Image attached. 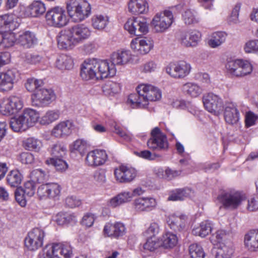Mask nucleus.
Instances as JSON below:
<instances>
[{"mask_svg":"<svg viewBox=\"0 0 258 258\" xmlns=\"http://www.w3.org/2000/svg\"><path fill=\"white\" fill-rule=\"evenodd\" d=\"M91 30L84 24L75 25L61 31L57 36V43L61 49H70L88 39Z\"/></svg>","mask_w":258,"mask_h":258,"instance_id":"obj_1","label":"nucleus"},{"mask_svg":"<svg viewBox=\"0 0 258 258\" xmlns=\"http://www.w3.org/2000/svg\"><path fill=\"white\" fill-rule=\"evenodd\" d=\"M137 93L130 94L127 103L133 108H145L149 101H156L161 98V90L151 85L141 84L137 88Z\"/></svg>","mask_w":258,"mask_h":258,"instance_id":"obj_2","label":"nucleus"},{"mask_svg":"<svg viewBox=\"0 0 258 258\" xmlns=\"http://www.w3.org/2000/svg\"><path fill=\"white\" fill-rule=\"evenodd\" d=\"M67 9L70 17L76 22L84 20L91 12L90 5L85 0H69Z\"/></svg>","mask_w":258,"mask_h":258,"instance_id":"obj_3","label":"nucleus"},{"mask_svg":"<svg viewBox=\"0 0 258 258\" xmlns=\"http://www.w3.org/2000/svg\"><path fill=\"white\" fill-rule=\"evenodd\" d=\"M40 258H70L72 248L68 243H56L46 246Z\"/></svg>","mask_w":258,"mask_h":258,"instance_id":"obj_4","label":"nucleus"},{"mask_svg":"<svg viewBox=\"0 0 258 258\" xmlns=\"http://www.w3.org/2000/svg\"><path fill=\"white\" fill-rule=\"evenodd\" d=\"M244 198L239 191H223L217 196V201L221 204L220 208L233 210L241 205Z\"/></svg>","mask_w":258,"mask_h":258,"instance_id":"obj_5","label":"nucleus"},{"mask_svg":"<svg viewBox=\"0 0 258 258\" xmlns=\"http://www.w3.org/2000/svg\"><path fill=\"white\" fill-rule=\"evenodd\" d=\"M45 18L49 25L57 28L66 26L68 22L65 9L60 7H55L48 11Z\"/></svg>","mask_w":258,"mask_h":258,"instance_id":"obj_6","label":"nucleus"},{"mask_svg":"<svg viewBox=\"0 0 258 258\" xmlns=\"http://www.w3.org/2000/svg\"><path fill=\"white\" fill-rule=\"evenodd\" d=\"M55 99L56 95L53 90L42 87L31 95L33 105L37 107L47 106Z\"/></svg>","mask_w":258,"mask_h":258,"instance_id":"obj_7","label":"nucleus"},{"mask_svg":"<svg viewBox=\"0 0 258 258\" xmlns=\"http://www.w3.org/2000/svg\"><path fill=\"white\" fill-rule=\"evenodd\" d=\"M173 21V16L171 12L165 10L156 14L152 21L151 25L155 32L161 33L171 26Z\"/></svg>","mask_w":258,"mask_h":258,"instance_id":"obj_8","label":"nucleus"},{"mask_svg":"<svg viewBox=\"0 0 258 258\" xmlns=\"http://www.w3.org/2000/svg\"><path fill=\"white\" fill-rule=\"evenodd\" d=\"M23 106L21 99L13 96L3 100L0 103V112L4 115H11L17 113Z\"/></svg>","mask_w":258,"mask_h":258,"instance_id":"obj_9","label":"nucleus"},{"mask_svg":"<svg viewBox=\"0 0 258 258\" xmlns=\"http://www.w3.org/2000/svg\"><path fill=\"white\" fill-rule=\"evenodd\" d=\"M44 236L45 232L42 229L33 228L25 238V245L29 250L35 251L42 246Z\"/></svg>","mask_w":258,"mask_h":258,"instance_id":"obj_10","label":"nucleus"},{"mask_svg":"<svg viewBox=\"0 0 258 258\" xmlns=\"http://www.w3.org/2000/svg\"><path fill=\"white\" fill-rule=\"evenodd\" d=\"M151 135V138L147 142L149 148L157 150H166L168 148L167 137L158 127H155L152 130Z\"/></svg>","mask_w":258,"mask_h":258,"instance_id":"obj_11","label":"nucleus"},{"mask_svg":"<svg viewBox=\"0 0 258 258\" xmlns=\"http://www.w3.org/2000/svg\"><path fill=\"white\" fill-rule=\"evenodd\" d=\"M190 64L185 61L170 63L166 68V72L174 78H183L188 75L191 71Z\"/></svg>","mask_w":258,"mask_h":258,"instance_id":"obj_12","label":"nucleus"},{"mask_svg":"<svg viewBox=\"0 0 258 258\" xmlns=\"http://www.w3.org/2000/svg\"><path fill=\"white\" fill-rule=\"evenodd\" d=\"M124 28L130 34L136 36L145 34L149 30L148 25L145 20L135 17L128 19L124 24Z\"/></svg>","mask_w":258,"mask_h":258,"instance_id":"obj_13","label":"nucleus"},{"mask_svg":"<svg viewBox=\"0 0 258 258\" xmlns=\"http://www.w3.org/2000/svg\"><path fill=\"white\" fill-rule=\"evenodd\" d=\"M203 101L205 108L215 115H219L223 110L222 100L216 94L208 93L203 97Z\"/></svg>","mask_w":258,"mask_h":258,"instance_id":"obj_14","label":"nucleus"},{"mask_svg":"<svg viewBox=\"0 0 258 258\" xmlns=\"http://www.w3.org/2000/svg\"><path fill=\"white\" fill-rule=\"evenodd\" d=\"M60 186L56 183L41 184L37 189V195L40 199L50 198L57 199L60 196Z\"/></svg>","mask_w":258,"mask_h":258,"instance_id":"obj_15","label":"nucleus"},{"mask_svg":"<svg viewBox=\"0 0 258 258\" xmlns=\"http://www.w3.org/2000/svg\"><path fill=\"white\" fill-rule=\"evenodd\" d=\"M96 67L99 80L113 77L116 72V69L111 61L107 60H97L96 59Z\"/></svg>","mask_w":258,"mask_h":258,"instance_id":"obj_16","label":"nucleus"},{"mask_svg":"<svg viewBox=\"0 0 258 258\" xmlns=\"http://www.w3.org/2000/svg\"><path fill=\"white\" fill-rule=\"evenodd\" d=\"M114 174L119 182L128 183L134 179L137 173L135 169L121 165L114 170Z\"/></svg>","mask_w":258,"mask_h":258,"instance_id":"obj_17","label":"nucleus"},{"mask_svg":"<svg viewBox=\"0 0 258 258\" xmlns=\"http://www.w3.org/2000/svg\"><path fill=\"white\" fill-rule=\"evenodd\" d=\"M80 76L84 80H99L96 67V59L86 60L82 65Z\"/></svg>","mask_w":258,"mask_h":258,"instance_id":"obj_18","label":"nucleus"},{"mask_svg":"<svg viewBox=\"0 0 258 258\" xmlns=\"http://www.w3.org/2000/svg\"><path fill=\"white\" fill-rule=\"evenodd\" d=\"M17 75L18 72L15 69L0 73V91L4 92L11 90Z\"/></svg>","mask_w":258,"mask_h":258,"instance_id":"obj_19","label":"nucleus"},{"mask_svg":"<svg viewBox=\"0 0 258 258\" xmlns=\"http://www.w3.org/2000/svg\"><path fill=\"white\" fill-rule=\"evenodd\" d=\"M107 159V155L104 150H95L87 154L86 162L89 166H98L104 164Z\"/></svg>","mask_w":258,"mask_h":258,"instance_id":"obj_20","label":"nucleus"},{"mask_svg":"<svg viewBox=\"0 0 258 258\" xmlns=\"http://www.w3.org/2000/svg\"><path fill=\"white\" fill-rule=\"evenodd\" d=\"M157 206L156 200L152 197H140L134 201V206L138 212H150Z\"/></svg>","mask_w":258,"mask_h":258,"instance_id":"obj_21","label":"nucleus"},{"mask_svg":"<svg viewBox=\"0 0 258 258\" xmlns=\"http://www.w3.org/2000/svg\"><path fill=\"white\" fill-rule=\"evenodd\" d=\"M131 47L135 52L141 54H145L153 48V43L152 41L146 38H136L132 41Z\"/></svg>","mask_w":258,"mask_h":258,"instance_id":"obj_22","label":"nucleus"},{"mask_svg":"<svg viewBox=\"0 0 258 258\" xmlns=\"http://www.w3.org/2000/svg\"><path fill=\"white\" fill-rule=\"evenodd\" d=\"M73 125V123L71 121H60L53 127L51 135L58 138L67 137L71 134Z\"/></svg>","mask_w":258,"mask_h":258,"instance_id":"obj_23","label":"nucleus"},{"mask_svg":"<svg viewBox=\"0 0 258 258\" xmlns=\"http://www.w3.org/2000/svg\"><path fill=\"white\" fill-rule=\"evenodd\" d=\"M18 18L12 14H6L0 16V28L13 31L20 25Z\"/></svg>","mask_w":258,"mask_h":258,"instance_id":"obj_24","label":"nucleus"},{"mask_svg":"<svg viewBox=\"0 0 258 258\" xmlns=\"http://www.w3.org/2000/svg\"><path fill=\"white\" fill-rule=\"evenodd\" d=\"M187 217L184 215L171 214L167 219V223L170 228L175 231H181L185 226Z\"/></svg>","mask_w":258,"mask_h":258,"instance_id":"obj_25","label":"nucleus"},{"mask_svg":"<svg viewBox=\"0 0 258 258\" xmlns=\"http://www.w3.org/2000/svg\"><path fill=\"white\" fill-rule=\"evenodd\" d=\"M239 112L234 104L229 103L226 105L224 118L227 123L231 125L236 124L239 119Z\"/></svg>","mask_w":258,"mask_h":258,"instance_id":"obj_26","label":"nucleus"},{"mask_svg":"<svg viewBox=\"0 0 258 258\" xmlns=\"http://www.w3.org/2000/svg\"><path fill=\"white\" fill-rule=\"evenodd\" d=\"M244 245L251 251H258V229L249 231L244 236Z\"/></svg>","mask_w":258,"mask_h":258,"instance_id":"obj_27","label":"nucleus"},{"mask_svg":"<svg viewBox=\"0 0 258 258\" xmlns=\"http://www.w3.org/2000/svg\"><path fill=\"white\" fill-rule=\"evenodd\" d=\"M46 11L45 5L40 1H33L26 9L25 15L36 17L43 14Z\"/></svg>","mask_w":258,"mask_h":258,"instance_id":"obj_28","label":"nucleus"},{"mask_svg":"<svg viewBox=\"0 0 258 258\" xmlns=\"http://www.w3.org/2000/svg\"><path fill=\"white\" fill-rule=\"evenodd\" d=\"M131 59V54L129 51H118L113 52L110 57L112 64L115 66L124 65Z\"/></svg>","mask_w":258,"mask_h":258,"instance_id":"obj_29","label":"nucleus"},{"mask_svg":"<svg viewBox=\"0 0 258 258\" xmlns=\"http://www.w3.org/2000/svg\"><path fill=\"white\" fill-rule=\"evenodd\" d=\"M128 8L133 14H144L148 11V5L146 0H131Z\"/></svg>","mask_w":258,"mask_h":258,"instance_id":"obj_30","label":"nucleus"},{"mask_svg":"<svg viewBox=\"0 0 258 258\" xmlns=\"http://www.w3.org/2000/svg\"><path fill=\"white\" fill-rule=\"evenodd\" d=\"M234 252L233 245L231 242L220 243L217 248L215 258H230Z\"/></svg>","mask_w":258,"mask_h":258,"instance_id":"obj_31","label":"nucleus"},{"mask_svg":"<svg viewBox=\"0 0 258 258\" xmlns=\"http://www.w3.org/2000/svg\"><path fill=\"white\" fill-rule=\"evenodd\" d=\"M130 201L131 194L128 191H124L110 199L108 201L107 205L114 208Z\"/></svg>","mask_w":258,"mask_h":258,"instance_id":"obj_32","label":"nucleus"},{"mask_svg":"<svg viewBox=\"0 0 258 258\" xmlns=\"http://www.w3.org/2000/svg\"><path fill=\"white\" fill-rule=\"evenodd\" d=\"M37 39L35 35L30 31H26L20 35L18 39V43L25 48H30L37 43Z\"/></svg>","mask_w":258,"mask_h":258,"instance_id":"obj_33","label":"nucleus"},{"mask_svg":"<svg viewBox=\"0 0 258 258\" xmlns=\"http://www.w3.org/2000/svg\"><path fill=\"white\" fill-rule=\"evenodd\" d=\"M213 227L212 221L206 220L202 222L199 227L193 229L192 233L196 236L205 237L211 232Z\"/></svg>","mask_w":258,"mask_h":258,"instance_id":"obj_34","label":"nucleus"},{"mask_svg":"<svg viewBox=\"0 0 258 258\" xmlns=\"http://www.w3.org/2000/svg\"><path fill=\"white\" fill-rule=\"evenodd\" d=\"M28 127L33 126L39 118V113L36 110L27 108L22 114Z\"/></svg>","mask_w":258,"mask_h":258,"instance_id":"obj_35","label":"nucleus"},{"mask_svg":"<svg viewBox=\"0 0 258 258\" xmlns=\"http://www.w3.org/2000/svg\"><path fill=\"white\" fill-rule=\"evenodd\" d=\"M191 190L188 188L176 189L172 191L168 197V201H182L190 196Z\"/></svg>","mask_w":258,"mask_h":258,"instance_id":"obj_36","label":"nucleus"},{"mask_svg":"<svg viewBox=\"0 0 258 258\" xmlns=\"http://www.w3.org/2000/svg\"><path fill=\"white\" fill-rule=\"evenodd\" d=\"M72 57L66 54L59 55L56 59L55 65L60 70H70L73 67Z\"/></svg>","mask_w":258,"mask_h":258,"instance_id":"obj_37","label":"nucleus"},{"mask_svg":"<svg viewBox=\"0 0 258 258\" xmlns=\"http://www.w3.org/2000/svg\"><path fill=\"white\" fill-rule=\"evenodd\" d=\"M10 125L16 132L25 131L28 128L22 114L18 117L12 118L10 121Z\"/></svg>","mask_w":258,"mask_h":258,"instance_id":"obj_38","label":"nucleus"},{"mask_svg":"<svg viewBox=\"0 0 258 258\" xmlns=\"http://www.w3.org/2000/svg\"><path fill=\"white\" fill-rule=\"evenodd\" d=\"M162 246L165 248H171L177 243L178 239L176 234L167 232L162 235Z\"/></svg>","mask_w":258,"mask_h":258,"instance_id":"obj_39","label":"nucleus"},{"mask_svg":"<svg viewBox=\"0 0 258 258\" xmlns=\"http://www.w3.org/2000/svg\"><path fill=\"white\" fill-rule=\"evenodd\" d=\"M183 92L192 97L199 96L202 92V89L197 84L188 82L182 86Z\"/></svg>","mask_w":258,"mask_h":258,"instance_id":"obj_40","label":"nucleus"},{"mask_svg":"<svg viewBox=\"0 0 258 258\" xmlns=\"http://www.w3.org/2000/svg\"><path fill=\"white\" fill-rule=\"evenodd\" d=\"M59 117V111L49 110L40 118L39 122L42 125H48L57 120Z\"/></svg>","mask_w":258,"mask_h":258,"instance_id":"obj_41","label":"nucleus"},{"mask_svg":"<svg viewBox=\"0 0 258 258\" xmlns=\"http://www.w3.org/2000/svg\"><path fill=\"white\" fill-rule=\"evenodd\" d=\"M226 36L227 34L225 32H215L208 41V44L212 48H216L225 41Z\"/></svg>","mask_w":258,"mask_h":258,"instance_id":"obj_42","label":"nucleus"},{"mask_svg":"<svg viewBox=\"0 0 258 258\" xmlns=\"http://www.w3.org/2000/svg\"><path fill=\"white\" fill-rule=\"evenodd\" d=\"M22 174L18 170H12L7 176V181L11 187H18L22 182Z\"/></svg>","mask_w":258,"mask_h":258,"instance_id":"obj_43","label":"nucleus"},{"mask_svg":"<svg viewBox=\"0 0 258 258\" xmlns=\"http://www.w3.org/2000/svg\"><path fill=\"white\" fill-rule=\"evenodd\" d=\"M252 67L251 64L247 61L240 60L237 70L234 75L236 77H243L251 73Z\"/></svg>","mask_w":258,"mask_h":258,"instance_id":"obj_44","label":"nucleus"},{"mask_svg":"<svg viewBox=\"0 0 258 258\" xmlns=\"http://www.w3.org/2000/svg\"><path fill=\"white\" fill-rule=\"evenodd\" d=\"M92 23L94 29L103 30L108 24V18L105 15H96L92 17Z\"/></svg>","mask_w":258,"mask_h":258,"instance_id":"obj_45","label":"nucleus"},{"mask_svg":"<svg viewBox=\"0 0 258 258\" xmlns=\"http://www.w3.org/2000/svg\"><path fill=\"white\" fill-rule=\"evenodd\" d=\"M50 153L51 158H63L66 155L67 148L63 144L57 143L51 146Z\"/></svg>","mask_w":258,"mask_h":258,"instance_id":"obj_46","label":"nucleus"},{"mask_svg":"<svg viewBox=\"0 0 258 258\" xmlns=\"http://www.w3.org/2000/svg\"><path fill=\"white\" fill-rule=\"evenodd\" d=\"M43 84L44 83L42 80L32 78L27 80L25 86L29 92L35 93L36 90L40 89Z\"/></svg>","mask_w":258,"mask_h":258,"instance_id":"obj_47","label":"nucleus"},{"mask_svg":"<svg viewBox=\"0 0 258 258\" xmlns=\"http://www.w3.org/2000/svg\"><path fill=\"white\" fill-rule=\"evenodd\" d=\"M31 180L34 183H42L48 177L47 174L40 169L33 170L30 174Z\"/></svg>","mask_w":258,"mask_h":258,"instance_id":"obj_48","label":"nucleus"},{"mask_svg":"<svg viewBox=\"0 0 258 258\" xmlns=\"http://www.w3.org/2000/svg\"><path fill=\"white\" fill-rule=\"evenodd\" d=\"M189 252L191 258H204L205 256V253L203 248L198 243L190 245Z\"/></svg>","mask_w":258,"mask_h":258,"instance_id":"obj_49","label":"nucleus"},{"mask_svg":"<svg viewBox=\"0 0 258 258\" xmlns=\"http://www.w3.org/2000/svg\"><path fill=\"white\" fill-rule=\"evenodd\" d=\"M24 146L28 150L38 151L40 149L41 144L40 141L37 139L29 138L24 142Z\"/></svg>","mask_w":258,"mask_h":258,"instance_id":"obj_50","label":"nucleus"},{"mask_svg":"<svg viewBox=\"0 0 258 258\" xmlns=\"http://www.w3.org/2000/svg\"><path fill=\"white\" fill-rule=\"evenodd\" d=\"M89 146V144L86 140L79 139L74 142L71 147V150L72 152L78 151L82 154Z\"/></svg>","mask_w":258,"mask_h":258,"instance_id":"obj_51","label":"nucleus"},{"mask_svg":"<svg viewBox=\"0 0 258 258\" xmlns=\"http://www.w3.org/2000/svg\"><path fill=\"white\" fill-rule=\"evenodd\" d=\"M182 19L186 25L195 24L199 22L194 12L190 10L185 11L182 14Z\"/></svg>","mask_w":258,"mask_h":258,"instance_id":"obj_52","label":"nucleus"},{"mask_svg":"<svg viewBox=\"0 0 258 258\" xmlns=\"http://www.w3.org/2000/svg\"><path fill=\"white\" fill-rule=\"evenodd\" d=\"M240 4H236L233 8L230 16L227 19V22L230 25L237 24L239 23V13L240 10Z\"/></svg>","mask_w":258,"mask_h":258,"instance_id":"obj_53","label":"nucleus"},{"mask_svg":"<svg viewBox=\"0 0 258 258\" xmlns=\"http://www.w3.org/2000/svg\"><path fill=\"white\" fill-rule=\"evenodd\" d=\"M159 227L157 223L153 222L150 225L149 228L143 233V235L147 238H153L158 233Z\"/></svg>","mask_w":258,"mask_h":258,"instance_id":"obj_54","label":"nucleus"},{"mask_svg":"<svg viewBox=\"0 0 258 258\" xmlns=\"http://www.w3.org/2000/svg\"><path fill=\"white\" fill-rule=\"evenodd\" d=\"M35 189L36 186L35 183L30 180L25 183L24 188L22 189V191L24 192V194L28 197H31L34 195Z\"/></svg>","mask_w":258,"mask_h":258,"instance_id":"obj_55","label":"nucleus"},{"mask_svg":"<svg viewBox=\"0 0 258 258\" xmlns=\"http://www.w3.org/2000/svg\"><path fill=\"white\" fill-rule=\"evenodd\" d=\"M62 158H50V163L52 164L57 171H64L68 167L67 163Z\"/></svg>","mask_w":258,"mask_h":258,"instance_id":"obj_56","label":"nucleus"},{"mask_svg":"<svg viewBox=\"0 0 258 258\" xmlns=\"http://www.w3.org/2000/svg\"><path fill=\"white\" fill-rule=\"evenodd\" d=\"M246 209L250 212L258 211V194L248 198Z\"/></svg>","mask_w":258,"mask_h":258,"instance_id":"obj_57","label":"nucleus"},{"mask_svg":"<svg viewBox=\"0 0 258 258\" xmlns=\"http://www.w3.org/2000/svg\"><path fill=\"white\" fill-rule=\"evenodd\" d=\"M246 53H254L258 52V40H251L246 42L244 46Z\"/></svg>","mask_w":258,"mask_h":258,"instance_id":"obj_58","label":"nucleus"},{"mask_svg":"<svg viewBox=\"0 0 258 258\" xmlns=\"http://www.w3.org/2000/svg\"><path fill=\"white\" fill-rule=\"evenodd\" d=\"M241 59H228L225 67L227 71L232 75H234L237 70Z\"/></svg>","mask_w":258,"mask_h":258,"instance_id":"obj_59","label":"nucleus"},{"mask_svg":"<svg viewBox=\"0 0 258 258\" xmlns=\"http://www.w3.org/2000/svg\"><path fill=\"white\" fill-rule=\"evenodd\" d=\"M114 238H118L122 236L125 233V227L124 225L120 222L114 223Z\"/></svg>","mask_w":258,"mask_h":258,"instance_id":"obj_60","label":"nucleus"},{"mask_svg":"<svg viewBox=\"0 0 258 258\" xmlns=\"http://www.w3.org/2000/svg\"><path fill=\"white\" fill-rule=\"evenodd\" d=\"M189 36V39L192 43V46H195L200 41L201 37V33L196 30H189L187 31Z\"/></svg>","mask_w":258,"mask_h":258,"instance_id":"obj_61","label":"nucleus"},{"mask_svg":"<svg viewBox=\"0 0 258 258\" xmlns=\"http://www.w3.org/2000/svg\"><path fill=\"white\" fill-rule=\"evenodd\" d=\"M114 133L118 135L120 137L123 139L124 140L129 141L132 138V135L126 131H124L120 128L119 126L115 125L114 127Z\"/></svg>","mask_w":258,"mask_h":258,"instance_id":"obj_62","label":"nucleus"},{"mask_svg":"<svg viewBox=\"0 0 258 258\" xmlns=\"http://www.w3.org/2000/svg\"><path fill=\"white\" fill-rule=\"evenodd\" d=\"M19 160L23 164H31L33 162L34 156L29 152H23L20 155Z\"/></svg>","mask_w":258,"mask_h":258,"instance_id":"obj_63","label":"nucleus"},{"mask_svg":"<svg viewBox=\"0 0 258 258\" xmlns=\"http://www.w3.org/2000/svg\"><path fill=\"white\" fill-rule=\"evenodd\" d=\"M94 221V215L91 213H87L83 216L81 222L82 225L90 227L93 225Z\"/></svg>","mask_w":258,"mask_h":258,"instance_id":"obj_64","label":"nucleus"}]
</instances>
